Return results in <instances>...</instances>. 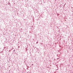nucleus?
Listing matches in <instances>:
<instances>
[{"mask_svg":"<svg viewBox=\"0 0 73 73\" xmlns=\"http://www.w3.org/2000/svg\"><path fill=\"white\" fill-rule=\"evenodd\" d=\"M32 65H33V64H32Z\"/></svg>","mask_w":73,"mask_h":73,"instance_id":"f257e3e1","label":"nucleus"}]
</instances>
